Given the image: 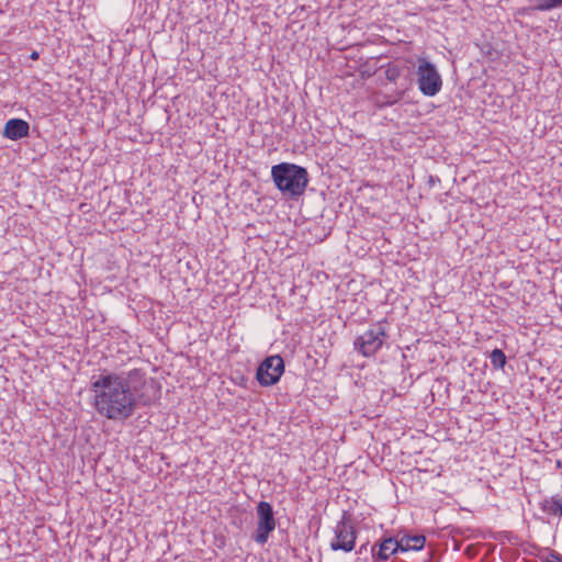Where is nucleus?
<instances>
[{
  "instance_id": "obj_7",
  "label": "nucleus",
  "mask_w": 562,
  "mask_h": 562,
  "mask_svg": "<svg viewBox=\"0 0 562 562\" xmlns=\"http://www.w3.org/2000/svg\"><path fill=\"white\" fill-rule=\"evenodd\" d=\"M283 372V359L279 355L269 356L259 364L256 379L261 386H271L279 382Z\"/></svg>"
},
{
  "instance_id": "obj_16",
  "label": "nucleus",
  "mask_w": 562,
  "mask_h": 562,
  "mask_svg": "<svg viewBox=\"0 0 562 562\" xmlns=\"http://www.w3.org/2000/svg\"><path fill=\"white\" fill-rule=\"evenodd\" d=\"M30 58L33 60H37L40 58V54L36 50H33L30 55Z\"/></svg>"
},
{
  "instance_id": "obj_9",
  "label": "nucleus",
  "mask_w": 562,
  "mask_h": 562,
  "mask_svg": "<svg viewBox=\"0 0 562 562\" xmlns=\"http://www.w3.org/2000/svg\"><path fill=\"white\" fill-rule=\"evenodd\" d=\"M401 551L400 549V539H395L392 537H389L384 539L380 546L379 550H375V546L371 548V554L373 559H379L381 561H386L389 558L396 552Z\"/></svg>"
},
{
  "instance_id": "obj_1",
  "label": "nucleus",
  "mask_w": 562,
  "mask_h": 562,
  "mask_svg": "<svg viewBox=\"0 0 562 562\" xmlns=\"http://www.w3.org/2000/svg\"><path fill=\"white\" fill-rule=\"evenodd\" d=\"M145 383V373L139 369L127 373L103 370L90 385L95 412L111 420L128 419L139 404H150L149 398L138 394Z\"/></svg>"
},
{
  "instance_id": "obj_14",
  "label": "nucleus",
  "mask_w": 562,
  "mask_h": 562,
  "mask_svg": "<svg viewBox=\"0 0 562 562\" xmlns=\"http://www.w3.org/2000/svg\"><path fill=\"white\" fill-rule=\"evenodd\" d=\"M402 75V68L395 64H389L385 69V78L390 82H396Z\"/></svg>"
},
{
  "instance_id": "obj_8",
  "label": "nucleus",
  "mask_w": 562,
  "mask_h": 562,
  "mask_svg": "<svg viewBox=\"0 0 562 562\" xmlns=\"http://www.w3.org/2000/svg\"><path fill=\"white\" fill-rule=\"evenodd\" d=\"M30 133V124L22 119L9 120L3 128L2 136L10 140H18L27 137Z\"/></svg>"
},
{
  "instance_id": "obj_3",
  "label": "nucleus",
  "mask_w": 562,
  "mask_h": 562,
  "mask_svg": "<svg viewBox=\"0 0 562 562\" xmlns=\"http://www.w3.org/2000/svg\"><path fill=\"white\" fill-rule=\"evenodd\" d=\"M386 338V328L379 322L355 339L353 348L363 357H372L382 348Z\"/></svg>"
},
{
  "instance_id": "obj_12",
  "label": "nucleus",
  "mask_w": 562,
  "mask_h": 562,
  "mask_svg": "<svg viewBox=\"0 0 562 562\" xmlns=\"http://www.w3.org/2000/svg\"><path fill=\"white\" fill-rule=\"evenodd\" d=\"M490 359L495 369H503L506 364V356L501 349H494L490 355Z\"/></svg>"
},
{
  "instance_id": "obj_5",
  "label": "nucleus",
  "mask_w": 562,
  "mask_h": 562,
  "mask_svg": "<svg viewBox=\"0 0 562 562\" xmlns=\"http://www.w3.org/2000/svg\"><path fill=\"white\" fill-rule=\"evenodd\" d=\"M357 530L352 519L346 513L334 527V538L329 547L333 551L350 552L355 549Z\"/></svg>"
},
{
  "instance_id": "obj_17",
  "label": "nucleus",
  "mask_w": 562,
  "mask_h": 562,
  "mask_svg": "<svg viewBox=\"0 0 562 562\" xmlns=\"http://www.w3.org/2000/svg\"><path fill=\"white\" fill-rule=\"evenodd\" d=\"M367 546H368V543L362 544V546L359 548L358 553H359V554H362L364 551H367Z\"/></svg>"
},
{
  "instance_id": "obj_11",
  "label": "nucleus",
  "mask_w": 562,
  "mask_h": 562,
  "mask_svg": "<svg viewBox=\"0 0 562 562\" xmlns=\"http://www.w3.org/2000/svg\"><path fill=\"white\" fill-rule=\"evenodd\" d=\"M426 538L423 535L403 536L400 539V549L402 552L409 550L419 551L425 547Z\"/></svg>"
},
{
  "instance_id": "obj_6",
  "label": "nucleus",
  "mask_w": 562,
  "mask_h": 562,
  "mask_svg": "<svg viewBox=\"0 0 562 562\" xmlns=\"http://www.w3.org/2000/svg\"><path fill=\"white\" fill-rule=\"evenodd\" d=\"M256 513L258 520L252 539L259 544H265L277 526L273 508L270 503L261 501L256 507Z\"/></svg>"
},
{
  "instance_id": "obj_15",
  "label": "nucleus",
  "mask_w": 562,
  "mask_h": 562,
  "mask_svg": "<svg viewBox=\"0 0 562 562\" xmlns=\"http://www.w3.org/2000/svg\"><path fill=\"white\" fill-rule=\"evenodd\" d=\"M549 560H550V561H555V562H562V555H561V554H559V553H558V552H555V551H552V552L550 553V559H549Z\"/></svg>"
},
{
  "instance_id": "obj_2",
  "label": "nucleus",
  "mask_w": 562,
  "mask_h": 562,
  "mask_svg": "<svg viewBox=\"0 0 562 562\" xmlns=\"http://www.w3.org/2000/svg\"><path fill=\"white\" fill-rule=\"evenodd\" d=\"M271 177L282 194L291 199L301 196L308 183L306 169L289 162L273 166Z\"/></svg>"
},
{
  "instance_id": "obj_13",
  "label": "nucleus",
  "mask_w": 562,
  "mask_h": 562,
  "mask_svg": "<svg viewBox=\"0 0 562 562\" xmlns=\"http://www.w3.org/2000/svg\"><path fill=\"white\" fill-rule=\"evenodd\" d=\"M558 7H562V0H537L533 9L537 11H550Z\"/></svg>"
},
{
  "instance_id": "obj_10",
  "label": "nucleus",
  "mask_w": 562,
  "mask_h": 562,
  "mask_svg": "<svg viewBox=\"0 0 562 562\" xmlns=\"http://www.w3.org/2000/svg\"><path fill=\"white\" fill-rule=\"evenodd\" d=\"M540 509L549 516L562 517V496L554 495L544 498L540 503Z\"/></svg>"
},
{
  "instance_id": "obj_4",
  "label": "nucleus",
  "mask_w": 562,
  "mask_h": 562,
  "mask_svg": "<svg viewBox=\"0 0 562 562\" xmlns=\"http://www.w3.org/2000/svg\"><path fill=\"white\" fill-rule=\"evenodd\" d=\"M417 83L420 92L426 97L438 94L442 88V79L436 66L426 58L417 60Z\"/></svg>"
}]
</instances>
